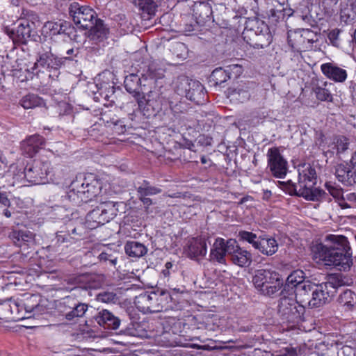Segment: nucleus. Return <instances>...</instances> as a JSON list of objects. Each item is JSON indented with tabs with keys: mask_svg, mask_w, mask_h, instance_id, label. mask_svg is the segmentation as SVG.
<instances>
[{
	"mask_svg": "<svg viewBox=\"0 0 356 356\" xmlns=\"http://www.w3.org/2000/svg\"><path fill=\"white\" fill-rule=\"evenodd\" d=\"M0 204L6 207H10V201L6 193L0 192Z\"/></svg>",
	"mask_w": 356,
	"mask_h": 356,
	"instance_id": "obj_63",
	"label": "nucleus"
},
{
	"mask_svg": "<svg viewBox=\"0 0 356 356\" xmlns=\"http://www.w3.org/2000/svg\"><path fill=\"white\" fill-rule=\"evenodd\" d=\"M346 280V277L341 274H334L331 275L327 281L324 283L327 285L328 289H331L333 291V296H334L337 289L347 284Z\"/></svg>",
	"mask_w": 356,
	"mask_h": 356,
	"instance_id": "obj_43",
	"label": "nucleus"
},
{
	"mask_svg": "<svg viewBox=\"0 0 356 356\" xmlns=\"http://www.w3.org/2000/svg\"><path fill=\"white\" fill-rule=\"evenodd\" d=\"M22 106L25 109L45 106L44 101L35 94H29L20 100Z\"/></svg>",
	"mask_w": 356,
	"mask_h": 356,
	"instance_id": "obj_41",
	"label": "nucleus"
},
{
	"mask_svg": "<svg viewBox=\"0 0 356 356\" xmlns=\"http://www.w3.org/2000/svg\"><path fill=\"white\" fill-rule=\"evenodd\" d=\"M335 175L338 181L347 186L356 185V164L340 163L336 166Z\"/></svg>",
	"mask_w": 356,
	"mask_h": 356,
	"instance_id": "obj_15",
	"label": "nucleus"
},
{
	"mask_svg": "<svg viewBox=\"0 0 356 356\" xmlns=\"http://www.w3.org/2000/svg\"><path fill=\"white\" fill-rule=\"evenodd\" d=\"M307 42L301 29L289 33L288 42L294 50L301 51L311 49V44Z\"/></svg>",
	"mask_w": 356,
	"mask_h": 356,
	"instance_id": "obj_27",
	"label": "nucleus"
},
{
	"mask_svg": "<svg viewBox=\"0 0 356 356\" xmlns=\"http://www.w3.org/2000/svg\"><path fill=\"white\" fill-rule=\"evenodd\" d=\"M300 348L287 346L281 349L276 356H300Z\"/></svg>",
	"mask_w": 356,
	"mask_h": 356,
	"instance_id": "obj_56",
	"label": "nucleus"
},
{
	"mask_svg": "<svg viewBox=\"0 0 356 356\" xmlns=\"http://www.w3.org/2000/svg\"><path fill=\"white\" fill-rule=\"evenodd\" d=\"M334 90V85L332 83L327 81L318 83L317 86L313 88V91L315 93L317 99L327 102H333L332 92Z\"/></svg>",
	"mask_w": 356,
	"mask_h": 356,
	"instance_id": "obj_26",
	"label": "nucleus"
},
{
	"mask_svg": "<svg viewBox=\"0 0 356 356\" xmlns=\"http://www.w3.org/2000/svg\"><path fill=\"white\" fill-rule=\"evenodd\" d=\"M88 29V42L91 41L92 44L102 42L107 38L108 33V29L104 26L103 21L100 19H97L92 24V26L89 27Z\"/></svg>",
	"mask_w": 356,
	"mask_h": 356,
	"instance_id": "obj_21",
	"label": "nucleus"
},
{
	"mask_svg": "<svg viewBox=\"0 0 356 356\" xmlns=\"http://www.w3.org/2000/svg\"><path fill=\"white\" fill-rule=\"evenodd\" d=\"M305 273L301 270H293L286 278L284 290L295 291L298 285L305 281Z\"/></svg>",
	"mask_w": 356,
	"mask_h": 356,
	"instance_id": "obj_35",
	"label": "nucleus"
},
{
	"mask_svg": "<svg viewBox=\"0 0 356 356\" xmlns=\"http://www.w3.org/2000/svg\"><path fill=\"white\" fill-rule=\"evenodd\" d=\"M98 259L100 261L106 262L108 261L111 265L115 266L116 264L117 258L111 254H108L105 252H102L99 256Z\"/></svg>",
	"mask_w": 356,
	"mask_h": 356,
	"instance_id": "obj_58",
	"label": "nucleus"
},
{
	"mask_svg": "<svg viewBox=\"0 0 356 356\" xmlns=\"http://www.w3.org/2000/svg\"><path fill=\"white\" fill-rule=\"evenodd\" d=\"M333 296V291L322 282L320 284H315L307 304L310 307H319L328 302Z\"/></svg>",
	"mask_w": 356,
	"mask_h": 356,
	"instance_id": "obj_14",
	"label": "nucleus"
},
{
	"mask_svg": "<svg viewBox=\"0 0 356 356\" xmlns=\"http://www.w3.org/2000/svg\"><path fill=\"white\" fill-rule=\"evenodd\" d=\"M170 50L177 58H182L186 55L187 48L183 42H175L172 44Z\"/></svg>",
	"mask_w": 356,
	"mask_h": 356,
	"instance_id": "obj_50",
	"label": "nucleus"
},
{
	"mask_svg": "<svg viewBox=\"0 0 356 356\" xmlns=\"http://www.w3.org/2000/svg\"><path fill=\"white\" fill-rule=\"evenodd\" d=\"M338 302L345 311L356 309V293L349 289L340 294Z\"/></svg>",
	"mask_w": 356,
	"mask_h": 356,
	"instance_id": "obj_32",
	"label": "nucleus"
},
{
	"mask_svg": "<svg viewBox=\"0 0 356 356\" xmlns=\"http://www.w3.org/2000/svg\"><path fill=\"white\" fill-rule=\"evenodd\" d=\"M120 204V203L117 202L108 201L99 205V209L102 211V217L104 220H106V223L110 222L117 216Z\"/></svg>",
	"mask_w": 356,
	"mask_h": 356,
	"instance_id": "obj_31",
	"label": "nucleus"
},
{
	"mask_svg": "<svg viewBox=\"0 0 356 356\" xmlns=\"http://www.w3.org/2000/svg\"><path fill=\"white\" fill-rule=\"evenodd\" d=\"M260 247L258 250L261 254L266 256L274 254L278 250V243L274 238H261Z\"/></svg>",
	"mask_w": 356,
	"mask_h": 356,
	"instance_id": "obj_39",
	"label": "nucleus"
},
{
	"mask_svg": "<svg viewBox=\"0 0 356 356\" xmlns=\"http://www.w3.org/2000/svg\"><path fill=\"white\" fill-rule=\"evenodd\" d=\"M159 330H156L154 334L149 336L150 337H153L155 340L161 343L162 346H167V342L168 341V336L170 333L168 332H165L163 330V327L159 325Z\"/></svg>",
	"mask_w": 356,
	"mask_h": 356,
	"instance_id": "obj_49",
	"label": "nucleus"
},
{
	"mask_svg": "<svg viewBox=\"0 0 356 356\" xmlns=\"http://www.w3.org/2000/svg\"><path fill=\"white\" fill-rule=\"evenodd\" d=\"M40 26L38 15L33 10L23 9L16 29L10 32L14 42L26 44L37 35V29Z\"/></svg>",
	"mask_w": 356,
	"mask_h": 356,
	"instance_id": "obj_4",
	"label": "nucleus"
},
{
	"mask_svg": "<svg viewBox=\"0 0 356 356\" xmlns=\"http://www.w3.org/2000/svg\"><path fill=\"white\" fill-rule=\"evenodd\" d=\"M224 248L226 254L230 255V257L236 252V249L241 247L237 245V242L234 239H229L227 241L224 240Z\"/></svg>",
	"mask_w": 356,
	"mask_h": 356,
	"instance_id": "obj_54",
	"label": "nucleus"
},
{
	"mask_svg": "<svg viewBox=\"0 0 356 356\" xmlns=\"http://www.w3.org/2000/svg\"><path fill=\"white\" fill-rule=\"evenodd\" d=\"M327 244H316L312 247V252L316 259L325 262L327 266H333L339 270L350 269L352 262V253L349 242L343 235L329 234L325 237Z\"/></svg>",
	"mask_w": 356,
	"mask_h": 356,
	"instance_id": "obj_1",
	"label": "nucleus"
},
{
	"mask_svg": "<svg viewBox=\"0 0 356 356\" xmlns=\"http://www.w3.org/2000/svg\"><path fill=\"white\" fill-rule=\"evenodd\" d=\"M325 186L329 193L337 200L343 197L342 188L337 186L334 183L327 182Z\"/></svg>",
	"mask_w": 356,
	"mask_h": 356,
	"instance_id": "obj_48",
	"label": "nucleus"
},
{
	"mask_svg": "<svg viewBox=\"0 0 356 356\" xmlns=\"http://www.w3.org/2000/svg\"><path fill=\"white\" fill-rule=\"evenodd\" d=\"M44 145V138L40 135H33L24 140L21 144L23 153L29 157L33 156Z\"/></svg>",
	"mask_w": 356,
	"mask_h": 356,
	"instance_id": "obj_19",
	"label": "nucleus"
},
{
	"mask_svg": "<svg viewBox=\"0 0 356 356\" xmlns=\"http://www.w3.org/2000/svg\"><path fill=\"white\" fill-rule=\"evenodd\" d=\"M341 33V30L339 29H334L331 30L328 34L327 38L330 42V43L337 47H339L341 44V40L339 38V35Z\"/></svg>",
	"mask_w": 356,
	"mask_h": 356,
	"instance_id": "obj_55",
	"label": "nucleus"
},
{
	"mask_svg": "<svg viewBox=\"0 0 356 356\" xmlns=\"http://www.w3.org/2000/svg\"><path fill=\"white\" fill-rule=\"evenodd\" d=\"M51 172V165L48 161L42 162L33 167H26L24 169L26 179L34 184H44L48 181L47 177Z\"/></svg>",
	"mask_w": 356,
	"mask_h": 356,
	"instance_id": "obj_13",
	"label": "nucleus"
},
{
	"mask_svg": "<svg viewBox=\"0 0 356 356\" xmlns=\"http://www.w3.org/2000/svg\"><path fill=\"white\" fill-rule=\"evenodd\" d=\"M223 245V238H218L216 239L210 251L209 260L211 261H216L222 264H225L226 253Z\"/></svg>",
	"mask_w": 356,
	"mask_h": 356,
	"instance_id": "obj_30",
	"label": "nucleus"
},
{
	"mask_svg": "<svg viewBox=\"0 0 356 356\" xmlns=\"http://www.w3.org/2000/svg\"><path fill=\"white\" fill-rule=\"evenodd\" d=\"M207 252L206 241L201 237L193 238L189 241L187 254L192 259L204 257Z\"/></svg>",
	"mask_w": 356,
	"mask_h": 356,
	"instance_id": "obj_22",
	"label": "nucleus"
},
{
	"mask_svg": "<svg viewBox=\"0 0 356 356\" xmlns=\"http://www.w3.org/2000/svg\"><path fill=\"white\" fill-rule=\"evenodd\" d=\"M304 312V306L296 300L286 296L280 298L277 314L283 321L299 323L302 321Z\"/></svg>",
	"mask_w": 356,
	"mask_h": 356,
	"instance_id": "obj_7",
	"label": "nucleus"
},
{
	"mask_svg": "<svg viewBox=\"0 0 356 356\" xmlns=\"http://www.w3.org/2000/svg\"><path fill=\"white\" fill-rule=\"evenodd\" d=\"M140 328V324L137 322H131L123 331L124 334L140 337L141 336Z\"/></svg>",
	"mask_w": 356,
	"mask_h": 356,
	"instance_id": "obj_52",
	"label": "nucleus"
},
{
	"mask_svg": "<svg viewBox=\"0 0 356 356\" xmlns=\"http://www.w3.org/2000/svg\"><path fill=\"white\" fill-rule=\"evenodd\" d=\"M9 237L17 246H22L25 243H32L34 241L35 234L29 230H13Z\"/></svg>",
	"mask_w": 356,
	"mask_h": 356,
	"instance_id": "obj_33",
	"label": "nucleus"
},
{
	"mask_svg": "<svg viewBox=\"0 0 356 356\" xmlns=\"http://www.w3.org/2000/svg\"><path fill=\"white\" fill-rule=\"evenodd\" d=\"M169 291L157 289L152 291H145L137 296L134 304L139 311L145 313H157L168 310L171 308L169 303L172 301Z\"/></svg>",
	"mask_w": 356,
	"mask_h": 356,
	"instance_id": "obj_3",
	"label": "nucleus"
},
{
	"mask_svg": "<svg viewBox=\"0 0 356 356\" xmlns=\"http://www.w3.org/2000/svg\"><path fill=\"white\" fill-rule=\"evenodd\" d=\"M78 54H79L78 49L71 48V49H69L68 50H67V51H66L67 56L61 57L60 58H63V63H64L65 61L67 60H72L73 59L72 58L73 56H76Z\"/></svg>",
	"mask_w": 356,
	"mask_h": 356,
	"instance_id": "obj_62",
	"label": "nucleus"
},
{
	"mask_svg": "<svg viewBox=\"0 0 356 356\" xmlns=\"http://www.w3.org/2000/svg\"><path fill=\"white\" fill-rule=\"evenodd\" d=\"M349 139L343 136H337L333 138V142L330 145L331 153L341 154L348 149Z\"/></svg>",
	"mask_w": 356,
	"mask_h": 356,
	"instance_id": "obj_42",
	"label": "nucleus"
},
{
	"mask_svg": "<svg viewBox=\"0 0 356 356\" xmlns=\"http://www.w3.org/2000/svg\"><path fill=\"white\" fill-rule=\"evenodd\" d=\"M321 69L325 76L336 82L342 83L345 81L347 78L346 70L333 63H324L321 65Z\"/></svg>",
	"mask_w": 356,
	"mask_h": 356,
	"instance_id": "obj_23",
	"label": "nucleus"
},
{
	"mask_svg": "<svg viewBox=\"0 0 356 356\" xmlns=\"http://www.w3.org/2000/svg\"><path fill=\"white\" fill-rule=\"evenodd\" d=\"M163 76L161 70H156L154 65H150L140 77L134 73L126 76L124 81V88L136 100L140 99L145 92H151L157 80L162 79Z\"/></svg>",
	"mask_w": 356,
	"mask_h": 356,
	"instance_id": "obj_2",
	"label": "nucleus"
},
{
	"mask_svg": "<svg viewBox=\"0 0 356 356\" xmlns=\"http://www.w3.org/2000/svg\"><path fill=\"white\" fill-rule=\"evenodd\" d=\"M232 262L238 266H249L252 263V254L246 250L240 248L231 256Z\"/></svg>",
	"mask_w": 356,
	"mask_h": 356,
	"instance_id": "obj_37",
	"label": "nucleus"
},
{
	"mask_svg": "<svg viewBox=\"0 0 356 356\" xmlns=\"http://www.w3.org/2000/svg\"><path fill=\"white\" fill-rule=\"evenodd\" d=\"M44 26L51 31L52 35L60 34V32H58V22H47Z\"/></svg>",
	"mask_w": 356,
	"mask_h": 356,
	"instance_id": "obj_61",
	"label": "nucleus"
},
{
	"mask_svg": "<svg viewBox=\"0 0 356 356\" xmlns=\"http://www.w3.org/2000/svg\"><path fill=\"white\" fill-rule=\"evenodd\" d=\"M56 238L58 243H72L75 240L78 238H75L74 237L70 236L69 234H63L62 232L56 233Z\"/></svg>",
	"mask_w": 356,
	"mask_h": 356,
	"instance_id": "obj_59",
	"label": "nucleus"
},
{
	"mask_svg": "<svg viewBox=\"0 0 356 356\" xmlns=\"http://www.w3.org/2000/svg\"><path fill=\"white\" fill-rule=\"evenodd\" d=\"M158 2L159 0H133V3L147 15V19L155 15Z\"/></svg>",
	"mask_w": 356,
	"mask_h": 356,
	"instance_id": "obj_36",
	"label": "nucleus"
},
{
	"mask_svg": "<svg viewBox=\"0 0 356 356\" xmlns=\"http://www.w3.org/2000/svg\"><path fill=\"white\" fill-rule=\"evenodd\" d=\"M102 212L98 206L87 214L86 223L90 229L106 224V220H104Z\"/></svg>",
	"mask_w": 356,
	"mask_h": 356,
	"instance_id": "obj_40",
	"label": "nucleus"
},
{
	"mask_svg": "<svg viewBox=\"0 0 356 356\" xmlns=\"http://www.w3.org/2000/svg\"><path fill=\"white\" fill-rule=\"evenodd\" d=\"M79 282L86 283V288L95 289L100 286V283L97 280V277L91 274H85L78 277Z\"/></svg>",
	"mask_w": 356,
	"mask_h": 356,
	"instance_id": "obj_47",
	"label": "nucleus"
},
{
	"mask_svg": "<svg viewBox=\"0 0 356 356\" xmlns=\"http://www.w3.org/2000/svg\"><path fill=\"white\" fill-rule=\"evenodd\" d=\"M298 172L299 194L307 200L316 201L321 198L325 192L314 187L317 181L315 168L309 164H304L299 168Z\"/></svg>",
	"mask_w": 356,
	"mask_h": 356,
	"instance_id": "obj_5",
	"label": "nucleus"
},
{
	"mask_svg": "<svg viewBox=\"0 0 356 356\" xmlns=\"http://www.w3.org/2000/svg\"><path fill=\"white\" fill-rule=\"evenodd\" d=\"M247 43L254 48H264L270 44L272 40V36L269 31L268 26H266V30L262 29L259 33L255 34V36H252L245 40Z\"/></svg>",
	"mask_w": 356,
	"mask_h": 356,
	"instance_id": "obj_28",
	"label": "nucleus"
},
{
	"mask_svg": "<svg viewBox=\"0 0 356 356\" xmlns=\"http://www.w3.org/2000/svg\"><path fill=\"white\" fill-rule=\"evenodd\" d=\"M240 240L247 241L249 243L252 238H256V234L247 231H240L238 235Z\"/></svg>",
	"mask_w": 356,
	"mask_h": 356,
	"instance_id": "obj_60",
	"label": "nucleus"
},
{
	"mask_svg": "<svg viewBox=\"0 0 356 356\" xmlns=\"http://www.w3.org/2000/svg\"><path fill=\"white\" fill-rule=\"evenodd\" d=\"M168 108H169L175 115L180 113H184L188 111V106L185 102L174 103L172 102L167 101L166 113L168 111Z\"/></svg>",
	"mask_w": 356,
	"mask_h": 356,
	"instance_id": "obj_46",
	"label": "nucleus"
},
{
	"mask_svg": "<svg viewBox=\"0 0 356 356\" xmlns=\"http://www.w3.org/2000/svg\"><path fill=\"white\" fill-rule=\"evenodd\" d=\"M136 101L138 107L147 118L157 115L161 116L162 112L164 115L166 114L167 100L162 96L158 95L156 97L146 99L144 94L140 99H137Z\"/></svg>",
	"mask_w": 356,
	"mask_h": 356,
	"instance_id": "obj_9",
	"label": "nucleus"
},
{
	"mask_svg": "<svg viewBox=\"0 0 356 356\" xmlns=\"http://www.w3.org/2000/svg\"><path fill=\"white\" fill-rule=\"evenodd\" d=\"M137 195L150 196L161 193L160 188L152 186L147 180H143L141 184L136 188Z\"/></svg>",
	"mask_w": 356,
	"mask_h": 356,
	"instance_id": "obj_44",
	"label": "nucleus"
},
{
	"mask_svg": "<svg viewBox=\"0 0 356 356\" xmlns=\"http://www.w3.org/2000/svg\"><path fill=\"white\" fill-rule=\"evenodd\" d=\"M70 27V24L65 21L59 20L58 21V32L60 34L65 33L67 29Z\"/></svg>",
	"mask_w": 356,
	"mask_h": 356,
	"instance_id": "obj_64",
	"label": "nucleus"
},
{
	"mask_svg": "<svg viewBox=\"0 0 356 356\" xmlns=\"http://www.w3.org/2000/svg\"><path fill=\"white\" fill-rule=\"evenodd\" d=\"M96 322L104 329L115 330L119 328L121 320L107 309H102L95 316Z\"/></svg>",
	"mask_w": 356,
	"mask_h": 356,
	"instance_id": "obj_17",
	"label": "nucleus"
},
{
	"mask_svg": "<svg viewBox=\"0 0 356 356\" xmlns=\"http://www.w3.org/2000/svg\"><path fill=\"white\" fill-rule=\"evenodd\" d=\"M253 86L252 83H244L234 88L228 90V97L231 101L243 103L250 97V90Z\"/></svg>",
	"mask_w": 356,
	"mask_h": 356,
	"instance_id": "obj_20",
	"label": "nucleus"
},
{
	"mask_svg": "<svg viewBox=\"0 0 356 356\" xmlns=\"http://www.w3.org/2000/svg\"><path fill=\"white\" fill-rule=\"evenodd\" d=\"M193 15L199 24H204L209 21L212 15V8L208 1H196L192 6Z\"/></svg>",
	"mask_w": 356,
	"mask_h": 356,
	"instance_id": "obj_18",
	"label": "nucleus"
},
{
	"mask_svg": "<svg viewBox=\"0 0 356 356\" xmlns=\"http://www.w3.org/2000/svg\"><path fill=\"white\" fill-rule=\"evenodd\" d=\"M315 288V284L309 280H307L303 284L298 285L293 293L296 296V300L300 304L308 303L311 298L312 291Z\"/></svg>",
	"mask_w": 356,
	"mask_h": 356,
	"instance_id": "obj_29",
	"label": "nucleus"
},
{
	"mask_svg": "<svg viewBox=\"0 0 356 356\" xmlns=\"http://www.w3.org/2000/svg\"><path fill=\"white\" fill-rule=\"evenodd\" d=\"M252 282L261 293L268 296L277 293L283 286V280L279 273L265 269L256 271Z\"/></svg>",
	"mask_w": 356,
	"mask_h": 356,
	"instance_id": "obj_6",
	"label": "nucleus"
},
{
	"mask_svg": "<svg viewBox=\"0 0 356 356\" xmlns=\"http://www.w3.org/2000/svg\"><path fill=\"white\" fill-rule=\"evenodd\" d=\"M65 200L68 201L74 206H79L86 202V198L83 196L81 189L79 186H76L75 183H72L70 190L66 195L63 196Z\"/></svg>",
	"mask_w": 356,
	"mask_h": 356,
	"instance_id": "obj_34",
	"label": "nucleus"
},
{
	"mask_svg": "<svg viewBox=\"0 0 356 356\" xmlns=\"http://www.w3.org/2000/svg\"><path fill=\"white\" fill-rule=\"evenodd\" d=\"M268 165L272 174L277 178L284 177L288 170V163L277 147L270 148L267 153Z\"/></svg>",
	"mask_w": 356,
	"mask_h": 356,
	"instance_id": "obj_12",
	"label": "nucleus"
},
{
	"mask_svg": "<svg viewBox=\"0 0 356 356\" xmlns=\"http://www.w3.org/2000/svg\"><path fill=\"white\" fill-rule=\"evenodd\" d=\"M60 305L63 307L61 312L68 321L83 317L89 308L88 304L80 302L72 296H67L63 298Z\"/></svg>",
	"mask_w": 356,
	"mask_h": 356,
	"instance_id": "obj_11",
	"label": "nucleus"
},
{
	"mask_svg": "<svg viewBox=\"0 0 356 356\" xmlns=\"http://www.w3.org/2000/svg\"><path fill=\"white\" fill-rule=\"evenodd\" d=\"M268 25L261 19L257 17H250L245 20V28L243 32V37L246 40L255 34L259 33L264 29L266 30Z\"/></svg>",
	"mask_w": 356,
	"mask_h": 356,
	"instance_id": "obj_25",
	"label": "nucleus"
},
{
	"mask_svg": "<svg viewBox=\"0 0 356 356\" xmlns=\"http://www.w3.org/2000/svg\"><path fill=\"white\" fill-rule=\"evenodd\" d=\"M35 65L44 70H58L63 65V58H60L51 52L49 42H44L38 54Z\"/></svg>",
	"mask_w": 356,
	"mask_h": 356,
	"instance_id": "obj_10",
	"label": "nucleus"
},
{
	"mask_svg": "<svg viewBox=\"0 0 356 356\" xmlns=\"http://www.w3.org/2000/svg\"><path fill=\"white\" fill-rule=\"evenodd\" d=\"M69 13L76 26L83 29L92 27L97 19L96 13L90 7L80 6L78 3H72L69 8Z\"/></svg>",
	"mask_w": 356,
	"mask_h": 356,
	"instance_id": "obj_8",
	"label": "nucleus"
},
{
	"mask_svg": "<svg viewBox=\"0 0 356 356\" xmlns=\"http://www.w3.org/2000/svg\"><path fill=\"white\" fill-rule=\"evenodd\" d=\"M302 33L304 34V37L305 40L307 41V42L311 44V48L312 47V44L317 42L318 35L313 31L309 29H301Z\"/></svg>",
	"mask_w": 356,
	"mask_h": 356,
	"instance_id": "obj_57",
	"label": "nucleus"
},
{
	"mask_svg": "<svg viewBox=\"0 0 356 356\" xmlns=\"http://www.w3.org/2000/svg\"><path fill=\"white\" fill-rule=\"evenodd\" d=\"M97 300L104 303H115L118 300V297L113 292L104 291L97 296Z\"/></svg>",
	"mask_w": 356,
	"mask_h": 356,
	"instance_id": "obj_51",
	"label": "nucleus"
},
{
	"mask_svg": "<svg viewBox=\"0 0 356 356\" xmlns=\"http://www.w3.org/2000/svg\"><path fill=\"white\" fill-rule=\"evenodd\" d=\"M280 184H282L283 186L282 188L286 193H288L289 195L302 197V195H300L299 194L300 188L298 190L297 186L294 183H293L291 180H289L286 182H283V181L280 182Z\"/></svg>",
	"mask_w": 356,
	"mask_h": 356,
	"instance_id": "obj_53",
	"label": "nucleus"
},
{
	"mask_svg": "<svg viewBox=\"0 0 356 356\" xmlns=\"http://www.w3.org/2000/svg\"><path fill=\"white\" fill-rule=\"evenodd\" d=\"M230 75L229 69L225 70L218 67L212 72L211 78L216 85H221L231 78Z\"/></svg>",
	"mask_w": 356,
	"mask_h": 356,
	"instance_id": "obj_45",
	"label": "nucleus"
},
{
	"mask_svg": "<svg viewBox=\"0 0 356 356\" xmlns=\"http://www.w3.org/2000/svg\"><path fill=\"white\" fill-rule=\"evenodd\" d=\"M124 250L126 254L132 257H141L147 252V248L138 241H128L124 245Z\"/></svg>",
	"mask_w": 356,
	"mask_h": 356,
	"instance_id": "obj_38",
	"label": "nucleus"
},
{
	"mask_svg": "<svg viewBox=\"0 0 356 356\" xmlns=\"http://www.w3.org/2000/svg\"><path fill=\"white\" fill-rule=\"evenodd\" d=\"M185 93L187 99L197 104H202L206 101V91L203 85L198 81H187Z\"/></svg>",
	"mask_w": 356,
	"mask_h": 356,
	"instance_id": "obj_16",
	"label": "nucleus"
},
{
	"mask_svg": "<svg viewBox=\"0 0 356 356\" xmlns=\"http://www.w3.org/2000/svg\"><path fill=\"white\" fill-rule=\"evenodd\" d=\"M81 189L83 196L85 197L86 203L92 201L101 192L102 184L101 183L93 179L90 181L86 178L84 181L79 186Z\"/></svg>",
	"mask_w": 356,
	"mask_h": 356,
	"instance_id": "obj_24",
	"label": "nucleus"
}]
</instances>
